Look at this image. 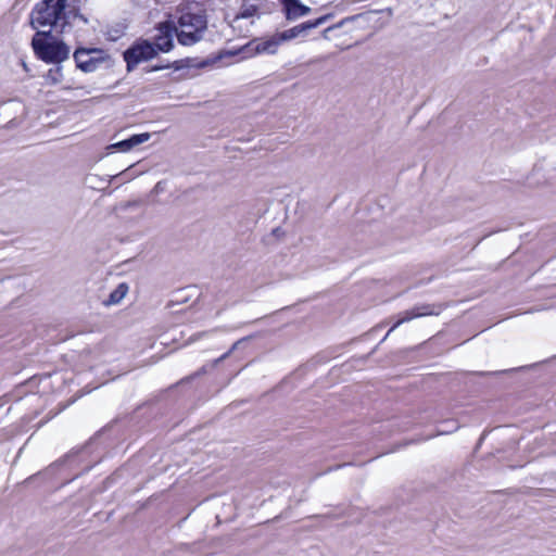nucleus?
I'll use <instances>...</instances> for the list:
<instances>
[{"label":"nucleus","instance_id":"obj_1","mask_svg":"<svg viewBox=\"0 0 556 556\" xmlns=\"http://www.w3.org/2000/svg\"><path fill=\"white\" fill-rule=\"evenodd\" d=\"M88 24V18L68 3V0H42L31 11V25L35 28L49 27L64 31L66 26Z\"/></svg>","mask_w":556,"mask_h":556},{"label":"nucleus","instance_id":"obj_2","mask_svg":"<svg viewBox=\"0 0 556 556\" xmlns=\"http://www.w3.org/2000/svg\"><path fill=\"white\" fill-rule=\"evenodd\" d=\"M207 18L204 11L189 9L181 12L176 23V37L181 46H193L204 38Z\"/></svg>","mask_w":556,"mask_h":556},{"label":"nucleus","instance_id":"obj_3","mask_svg":"<svg viewBox=\"0 0 556 556\" xmlns=\"http://www.w3.org/2000/svg\"><path fill=\"white\" fill-rule=\"evenodd\" d=\"M36 55L47 63H61L70 55V48L62 41L49 38L45 31H38L31 40Z\"/></svg>","mask_w":556,"mask_h":556},{"label":"nucleus","instance_id":"obj_4","mask_svg":"<svg viewBox=\"0 0 556 556\" xmlns=\"http://www.w3.org/2000/svg\"><path fill=\"white\" fill-rule=\"evenodd\" d=\"M526 185L529 188H555L556 187V161L543 159L534 164L527 176Z\"/></svg>","mask_w":556,"mask_h":556},{"label":"nucleus","instance_id":"obj_5","mask_svg":"<svg viewBox=\"0 0 556 556\" xmlns=\"http://www.w3.org/2000/svg\"><path fill=\"white\" fill-rule=\"evenodd\" d=\"M124 60L127 64V71H132L139 63L152 60L157 55L154 45L146 39L137 40L125 52Z\"/></svg>","mask_w":556,"mask_h":556},{"label":"nucleus","instance_id":"obj_6","mask_svg":"<svg viewBox=\"0 0 556 556\" xmlns=\"http://www.w3.org/2000/svg\"><path fill=\"white\" fill-rule=\"evenodd\" d=\"M74 59L79 70L91 73L106 61L108 55L101 49L79 48L74 52Z\"/></svg>","mask_w":556,"mask_h":556},{"label":"nucleus","instance_id":"obj_7","mask_svg":"<svg viewBox=\"0 0 556 556\" xmlns=\"http://www.w3.org/2000/svg\"><path fill=\"white\" fill-rule=\"evenodd\" d=\"M157 34L153 37L154 47L159 52H169L174 48V36H176V23L174 21H165L155 27Z\"/></svg>","mask_w":556,"mask_h":556},{"label":"nucleus","instance_id":"obj_8","mask_svg":"<svg viewBox=\"0 0 556 556\" xmlns=\"http://www.w3.org/2000/svg\"><path fill=\"white\" fill-rule=\"evenodd\" d=\"M442 311L441 305L437 304H421L414 306L412 309L406 311L402 314V316L397 319V321L389 329L384 339L394 331L399 326L404 323H408L415 318L439 315Z\"/></svg>","mask_w":556,"mask_h":556},{"label":"nucleus","instance_id":"obj_9","mask_svg":"<svg viewBox=\"0 0 556 556\" xmlns=\"http://www.w3.org/2000/svg\"><path fill=\"white\" fill-rule=\"evenodd\" d=\"M263 4V0H243L239 13L232 21V26L241 27L240 23L244 20H250V24H253L252 18L260 15Z\"/></svg>","mask_w":556,"mask_h":556},{"label":"nucleus","instance_id":"obj_10","mask_svg":"<svg viewBox=\"0 0 556 556\" xmlns=\"http://www.w3.org/2000/svg\"><path fill=\"white\" fill-rule=\"evenodd\" d=\"M286 20L293 22L311 13L312 9L308 5L301 3L299 0L286 3L282 5Z\"/></svg>","mask_w":556,"mask_h":556},{"label":"nucleus","instance_id":"obj_11","mask_svg":"<svg viewBox=\"0 0 556 556\" xmlns=\"http://www.w3.org/2000/svg\"><path fill=\"white\" fill-rule=\"evenodd\" d=\"M150 137L151 136L149 132L132 135L131 137L125 139V140H122L119 142L112 144L111 148L117 149L122 152H128L131 149H134L135 147L148 141L150 139Z\"/></svg>","mask_w":556,"mask_h":556},{"label":"nucleus","instance_id":"obj_12","mask_svg":"<svg viewBox=\"0 0 556 556\" xmlns=\"http://www.w3.org/2000/svg\"><path fill=\"white\" fill-rule=\"evenodd\" d=\"M283 40L280 38V34H275L270 38L263 40L256 45V51L258 53L274 54L277 52L278 47Z\"/></svg>","mask_w":556,"mask_h":556},{"label":"nucleus","instance_id":"obj_13","mask_svg":"<svg viewBox=\"0 0 556 556\" xmlns=\"http://www.w3.org/2000/svg\"><path fill=\"white\" fill-rule=\"evenodd\" d=\"M128 290L127 283H119L116 289L110 293L109 299L104 301V305L110 306L118 304L126 296Z\"/></svg>","mask_w":556,"mask_h":556},{"label":"nucleus","instance_id":"obj_14","mask_svg":"<svg viewBox=\"0 0 556 556\" xmlns=\"http://www.w3.org/2000/svg\"><path fill=\"white\" fill-rule=\"evenodd\" d=\"M544 49L549 55L556 54V27H554L544 39Z\"/></svg>","mask_w":556,"mask_h":556},{"label":"nucleus","instance_id":"obj_15","mask_svg":"<svg viewBox=\"0 0 556 556\" xmlns=\"http://www.w3.org/2000/svg\"><path fill=\"white\" fill-rule=\"evenodd\" d=\"M280 34V38L285 41H288V40H292L299 36H304L302 29H301V26L300 24L292 27V28H289L287 30H283Z\"/></svg>","mask_w":556,"mask_h":556},{"label":"nucleus","instance_id":"obj_16","mask_svg":"<svg viewBox=\"0 0 556 556\" xmlns=\"http://www.w3.org/2000/svg\"><path fill=\"white\" fill-rule=\"evenodd\" d=\"M355 18H357V16H348V17H344L342 18L340 22H338L337 24L334 25H331L329 27H327L325 30H324V36L326 37V34L333 30V29H338V28H341L343 27L346 23L349 22H352L354 21Z\"/></svg>","mask_w":556,"mask_h":556},{"label":"nucleus","instance_id":"obj_17","mask_svg":"<svg viewBox=\"0 0 556 556\" xmlns=\"http://www.w3.org/2000/svg\"><path fill=\"white\" fill-rule=\"evenodd\" d=\"M300 26H301V29H302L304 36H306L308 30L316 28L319 25L317 24V20H315V21H308V22L302 23V24H300Z\"/></svg>","mask_w":556,"mask_h":556},{"label":"nucleus","instance_id":"obj_18","mask_svg":"<svg viewBox=\"0 0 556 556\" xmlns=\"http://www.w3.org/2000/svg\"><path fill=\"white\" fill-rule=\"evenodd\" d=\"M242 340H243V339L238 340L237 342H235V343L232 344L231 349H230L227 353H225L224 355H222V356L217 359V362H222V361L226 359V358H227V357H228V356H229V355H230V354H231V353H232V352L238 348V345L242 342Z\"/></svg>","mask_w":556,"mask_h":556},{"label":"nucleus","instance_id":"obj_19","mask_svg":"<svg viewBox=\"0 0 556 556\" xmlns=\"http://www.w3.org/2000/svg\"><path fill=\"white\" fill-rule=\"evenodd\" d=\"M332 16H333V15H332L331 13L326 14V15H323V16H320V17H318V18H316V20H317V24L320 26V25H323L324 23H326L328 20H330Z\"/></svg>","mask_w":556,"mask_h":556},{"label":"nucleus","instance_id":"obj_20","mask_svg":"<svg viewBox=\"0 0 556 556\" xmlns=\"http://www.w3.org/2000/svg\"><path fill=\"white\" fill-rule=\"evenodd\" d=\"M457 428H458V426H454V428H453V429H451V430H441V431H439V434H443V433H447V432H453V431H454V430H456Z\"/></svg>","mask_w":556,"mask_h":556}]
</instances>
